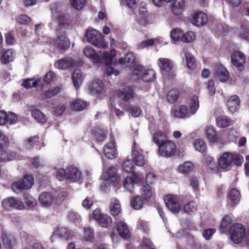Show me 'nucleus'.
<instances>
[{
	"instance_id": "f257e3e1",
	"label": "nucleus",
	"mask_w": 249,
	"mask_h": 249,
	"mask_svg": "<svg viewBox=\"0 0 249 249\" xmlns=\"http://www.w3.org/2000/svg\"><path fill=\"white\" fill-rule=\"evenodd\" d=\"M153 141L159 146V154L164 157H170L174 154L176 146L175 142L167 139L161 131H158L153 135Z\"/></svg>"
},
{
	"instance_id": "f03ea898",
	"label": "nucleus",
	"mask_w": 249,
	"mask_h": 249,
	"mask_svg": "<svg viewBox=\"0 0 249 249\" xmlns=\"http://www.w3.org/2000/svg\"><path fill=\"white\" fill-rule=\"evenodd\" d=\"M57 22L60 27L56 29V38L53 40V44L58 49L65 50L70 46V42L66 37L65 31L64 28L68 26L67 18L65 16L59 15Z\"/></svg>"
},
{
	"instance_id": "7ed1b4c3",
	"label": "nucleus",
	"mask_w": 249,
	"mask_h": 249,
	"mask_svg": "<svg viewBox=\"0 0 249 249\" xmlns=\"http://www.w3.org/2000/svg\"><path fill=\"white\" fill-rule=\"evenodd\" d=\"M56 178L60 181L64 179L71 182L78 181L81 178V173L76 167L70 166L66 170L61 168L57 170Z\"/></svg>"
},
{
	"instance_id": "20e7f679",
	"label": "nucleus",
	"mask_w": 249,
	"mask_h": 249,
	"mask_svg": "<svg viewBox=\"0 0 249 249\" xmlns=\"http://www.w3.org/2000/svg\"><path fill=\"white\" fill-rule=\"evenodd\" d=\"M130 231L127 224L122 221L115 223V227L112 229L110 237L113 243H117L120 238L127 239L130 237Z\"/></svg>"
},
{
	"instance_id": "39448f33",
	"label": "nucleus",
	"mask_w": 249,
	"mask_h": 249,
	"mask_svg": "<svg viewBox=\"0 0 249 249\" xmlns=\"http://www.w3.org/2000/svg\"><path fill=\"white\" fill-rule=\"evenodd\" d=\"M100 179L103 181V184L101 186L102 190L107 189L110 181L113 186L117 185L119 181V178L116 168L113 166H110L107 170L103 172Z\"/></svg>"
},
{
	"instance_id": "423d86ee",
	"label": "nucleus",
	"mask_w": 249,
	"mask_h": 249,
	"mask_svg": "<svg viewBox=\"0 0 249 249\" xmlns=\"http://www.w3.org/2000/svg\"><path fill=\"white\" fill-rule=\"evenodd\" d=\"M156 72L153 69L145 70L142 66L136 67L132 71L131 79L137 80L139 79L140 75L142 79L145 82L153 81L156 78Z\"/></svg>"
},
{
	"instance_id": "0eeeda50",
	"label": "nucleus",
	"mask_w": 249,
	"mask_h": 249,
	"mask_svg": "<svg viewBox=\"0 0 249 249\" xmlns=\"http://www.w3.org/2000/svg\"><path fill=\"white\" fill-rule=\"evenodd\" d=\"M158 65L163 77L173 78L176 75L174 63L171 59L167 58H159Z\"/></svg>"
},
{
	"instance_id": "6e6552de",
	"label": "nucleus",
	"mask_w": 249,
	"mask_h": 249,
	"mask_svg": "<svg viewBox=\"0 0 249 249\" xmlns=\"http://www.w3.org/2000/svg\"><path fill=\"white\" fill-rule=\"evenodd\" d=\"M86 36L89 43L101 49L106 48L107 43L105 42L102 34L95 29L89 30L86 32Z\"/></svg>"
},
{
	"instance_id": "1a4fd4ad",
	"label": "nucleus",
	"mask_w": 249,
	"mask_h": 249,
	"mask_svg": "<svg viewBox=\"0 0 249 249\" xmlns=\"http://www.w3.org/2000/svg\"><path fill=\"white\" fill-rule=\"evenodd\" d=\"M245 235V228L241 224H234L230 230V238L235 244L240 243L243 240Z\"/></svg>"
},
{
	"instance_id": "9d476101",
	"label": "nucleus",
	"mask_w": 249,
	"mask_h": 249,
	"mask_svg": "<svg viewBox=\"0 0 249 249\" xmlns=\"http://www.w3.org/2000/svg\"><path fill=\"white\" fill-rule=\"evenodd\" d=\"M2 207L8 210L16 209L22 210L25 209L23 203L19 199L14 197H8L4 199L1 202Z\"/></svg>"
},
{
	"instance_id": "9b49d317",
	"label": "nucleus",
	"mask_w": 249,
	"mask_h": 249,
	"mask_svg": "<svg viewBox=\"0 0 249 249\" xmlns=\"http://www.w3.org/2000/svg\"><path fill=\"white\" fill-rule=\"evenodd\" d=\"M33 182L34 179L32 176H25L22 180L14 182L12 188L15 192L18 193V191L22 190L30 189L32 186Z\"/></svg>"
},
{
	"instance_id": "f8f14e48",
	"label": "nucleus",
	"mask_w": 249,
	"mask_h": 249,
	"mask_svg": "<svg viewBox=\"0 0 249 249\" xmlns=\"http://www.w3.org/2000/svg\"><path fill=\"white\" fill-rule=\"evenodd\" d=\"M93 217L98 223L103 228H108L112 224L111 218L107 214H104L99 209L93 212Z\"/></svg>"
},
{
	"instance_id": "ddd939ff",
	"label": "nucleus",
	"mask_w": 249,
	"mask_h": 249,
	"mask_svg": "<svg viewBox=\"0 0 249 249\" xmlns=\"http://www.w3.org/2000/svg\"><path fill=\"white\" fill-rule=\"evenodd\" d=\"M156 177L152 172L148 173L145 178V182L147 186L143 185L142 188V193L145 199L150 198L153 194L152 188L148 186L149 184H152L155 182Z\"/></svg>"
},
{
	"instance_id": "4468645a",
	"label": "nucleus",
	"mask_w": 249,
	"mask_h": 249,
	"mask_svg": "<svg viewBox=\"0 0 249 249\" xmlns=\"http://www.w3.org/2000/svg\"><path fill=\"white\" fill-rule=\"evenodd\" d=\"M122 102L121 105L123 107L127 109L129 101L135 98V95L132 89L129 87H126L123 90H119Z\"/></svg>"
},
{
	"instance_id": "2eb2a0df",
	"label": "nucleus",
	"mask_w": 249,
	"mask_h": 249,
	"mask_svg": "<svg viewBox=\"0 0 249 249\" xmlns=\"http://www.w3.org/2000/svg\"><path fill=\"white\" fill-rule=\"evenodd\" d=\"M79 64V62H76L71 57H66L56 61L54 65L56 69L66 70L72 67L78 66Z\"/></svg>"
},
{
	"instance_id": "dca6fc26",
	"label": "nucleus",
	"mask_w": 249,
	"mask_h": 249,
	"mask_svg": "<svg viewBox=\"0 0 249 249\" xmlns=\"http://www.w3.org/2000/svg\"><path fill=\"white\" fill-rule=\"evenodd\" d=\"M231 63L239 71L244 69V64L246 62V57L244 54L239 51H234L231 55Z\"/></svg>"
},
{
	"instance_id": "f3484780",
	"label": "nucleus",
	"mask_w": 249,
	"mask_h": 249,
	"mask_svg": "<svg viewBox=\"0 0 249 249\" xmlns=\"http://www.w3.org/2000/svg\"><path fill=\"white\" fill-rule=\"evenodd\" d=\"M164 201L168 209L174 213H178L180 210V204L178 198L175 196L169 195L164 197Z\"/></svg>"
},
{
	"instance_id": "a211bd4d",
	"label": "nucleus",
	"mask_w": 249,
	"mask_h": 249,
	"mask_svg": "<svg viewBox=\"0 0 249 249\" xmlns=\"http://www.w3.org/2000/svg\"><path fill=\"white\" fill-rule=\"evenodd\" d=\"M142 150L136 142H134L132 149V158L135 160L136 164L138 166H142L145 163V160L142 155Z\"/></svg>"
},
{
	"instance_id": "6ab92c4d",
	"label": "nucleus",
	"mask_w": 249,
	"mask_h": 249,
	"mask_svg": "<svg viewBox=\"0 0 249 249\" xmlns=\"http://www.w3.org/2000/svg\"><path fill=\"white\" fill-rule=\"evenodd\" d=\"M207 20V15L202 12L195 11L192 13L190 17L191 22L196 26L204 25Z\"/></svg>"
},
{
	"instance_id": "aec40b11",
	"label": "nucleus",
	"mask_w": 249,
	"mask_h": 249,
	"mask_svg": "<svg viewBox=\"0 0 249 249\" xmlns=\"http://www.w3.org/2000/svg\"><path fill=\"white\" fill-rule=\"evenodd\" d=\"M85 56L88 57L96 66H100V59L99 53H97L93 48L89 46H86L83 51Z\"/></svg>"
},
{
	"instance_id": "412c9836",
	"label": "nucleus",
	"mask_w": 249,
	"mask_h": 249,
	"mask_svg": "<svg viewBox=\"0 0 249 249\" xmlns=\"http://www.w3.org/2000/svg\"><path fill=\"white\" fill-rule=\"evenodd\" d=\"M232 160L233 155L231 153H224L219 159V167L224 171L229 170L231 166Z\"/></svg>"
},
{
	"instance_id": "4be33fe9",
	"label": "nucleus",
	"mask_w": 249,
	"mask_h": 249,
	"mask_svg": "<svg viewBox=\"0 0 249 249\" xmlns=\"http://www.w3.org/2000/svg\"><path fill=\"white\" fill-rule=\"evenodd\" d=\"M171 115L174 118L183 119L190 117V113L187 107L184 105L176 107L171 110Z\"/></svg>"
},
{
	"instance_id": "5701e85b",
	"label": "nucleus",
	"mask_w": 249,
	"mask_h": 249,
	"mask_svg": "<svg viewBox=\"0 0 249 249\" xmlns=\"http://www.w3.org/2000/svg\"><path fill=\"white\" fill-rule=\"evenodd\" d=\"M240 106V100L238 96L234 95L229 97L227 101L228 110L232 114L237 111Z\"/></svg>"
},
{
	"instance_id": "b1692460",
	"label": "nucleus",
	"mask_w": 249,
	"mask_h": 249,
	"mask_svg": "<svg viewBox=\"0 0 249 249\" xmlns=\"http://www.w3.org/2000/svg\"><path fill=\"white\" fill-rule=\"evenodd\" d=\"M104 84L103 82L99 79L92 81L89 85V90L91 94H98L102 93L104 91Z\"/></svg>"
},
{
	"instance_id": "393cba45",
	"label": "nucleus",
	"mask_w": 249,
	"mask_h": 249,
	"mask_svg": "<svg viewBox=\"0 0 249 249\" xmlns=\"http://www.w3.org/2000/svg\"><path fill=\"white\" fill-rule=\"evenodd\" d=\"M103 152L107 159H114L117 157V150L114 141H110L104 146Z\"/></svg>"
},
{
	"instance_id": "a878e982",
	"label": "nucleus",
	"mask_w": 249,
	"mask_h": 249,
	"mask_svg": "<svg viewBox=\"0 0 249 249\" xmlns=\"http://www.w3.org/2000/svg\"><path fill=\"white\" fill-rule=\"evenodd\" d=\"M184 0H174L171 4V10L175 15L181 14L185 9Z\"/></svg>"
},
{
	"instance_id": "bb28decb",
	"label": "nucleus",
	"mask_w": 249,
	"mask_h": 249,
	"mask_svg": "<svg viewBox=\"0 0 249 249\" xmlns=\"http://www.w3.org/2000/svg\"><path fill=\"white\" fill-rule=\"evenodd\" d=\"M54 200L53 195L48 192L42 193L39 197V202L44 207H49Z\"/></svg>"
},
{
	"instance_id": "cd10ccee",
	"label": "nucleus",
	"mask_w": 249,
	"mask_h": 249,
	"mask_svg": "<svg viewBox=\"0 0 249 249\" xmlns=\"http://www.w3.org/2000/svg\"><path fill=\"white\" fill-rule=\"evenodd\" d=\"M99 55L101 60L100 66L105 61L111 62L116 56V51L115 49H112L109 52L106 51H101L99 52Z\"/></svg>"
},
{
	"instance_id": "c85d7f7f",
	"label": "nucleus",
	"mask_w": 249,
	"mask_h": 249,
	"mask_svg": "<svg viewBox=\"0 0 249 249\" xmlns=\"http://www.w3.org/2000/svg\"><path fill=\"white\" fill-rule=\"evenodd\" d=\"M182 62L186 67L190 70H194L196 67L195 57L189 53H185L182 57Z\"/></svg>"
},
{
	"instance_id": "c756f323",
	"label": "nucleus",
	"mask_w": 249,
	"mask_h": 249,
	"mask_svg": "<svg viewBox=\"0 0 249 249\" xmlns=\"http://www.w3.org/2000/svg\"><path fill=\"white\" fill-rule=\"evenodd\" d=\"M73 235L72 232L64 227H59L55 230L53 235L51 237V241L53 242V238L54 236H58L61 238L68 239Z\"/></svg>"
},
{
	"instance_id": "7c9ffc66",
	"label": "nucleus",
	"mask_w": 249,
	"mask_h": 249,
	"mask_svg": "<svg viewBox=\"0 0 249 249\" xmlns=\"http://www.w3.org/2000/svg\"><path fill=\"white\" fill-rule=\"evenodd\" d=\"M135 60V56L132 53L126 54L124 57H121L119 59V63L125 67H131L133 66Z\"/></svg>"
},
{
	"instance_id": "2f4dec72",
	"label": "nucleus",
	"mask_w": 249,
	"mask_h": 249,
	"mask_svg": "<svg viewBox=\"0 0 249 249\" xmlns=\"http://www.w3.org/2000/svg\"><path fill=\"white\" fill-rule=\"evenodd\" d=\"M205 165L207 171L212 173L216 172L218 169L214 159L211 156L206 157Z\"/></svg>"
},
{
	"instance_id": "473e14b6",
	"label": "nucleus",
	"mask_w": 249,
	"mask_h": 249,
	"mask_svg": "<svg viewBox=\"0 0 249 249\" xmlns=\"http://www.w3.org/2000/svg\"><path fill=\"white\" fill-rule=\"evenodd\" d=\"M15 53L12 49H8L2 53L0 60L3 64H7L12 61L15 58Z\"/></svg>"
},
{
	"instance_id": "72a5a7b5",
	"label": "nucleus",
	"mask_w": 249,
	"mask_h": 249,
	"mask_svg": "<svg viewBox=\"0 0 249 249\" xmlns=\"http://www.w3.org/2000/svg\"><path fill=\"white\" fill-rule=\"evenodd\" d=\"M236 36L244 39H249V28L247 25H242L235 32Z\"/></svg>"
},
{
	"instance_id": "f704fd0d",
	"label": "nucleus",
	"mask_w": 249,
	"mask_h": 249,
	"mask_svg": "<svg viewBox=\"0 0 249 249\" xmlns=\"http://www.w3.org/2000/svg\"><path fill=\"white\" fill-rule=\"evenodd\" d=\"M32 117L38 122L44 124L47 121V117L39 110L33 108L31 110Z\"/></svg>"
},
{
	"instance_id": "c9c22d12",
	"label": "nucleus",
	"mask_w": 249,
	"mask_h": 249,
	"mask_svg": "<svg viewBox=\"0 0 249 249\" xmlns=\"http://www.w3.org/2000/svg\"><path fill=\"white\" fill-rule=\"evenodd\" d=\"M216 75L219 80L222 82H226L229 78V72L226 69L222 66L218 67L216 71Z\"/></svg>"
},
{
	"instance_id": "e433bc0d",
	"label": "nucleus",
	"mask_w": 249,
	"mask_h": 249,
	"mask_svg": "<svg viewBox=\"0 0 249 249\" xmlns=\"http://www.w3.org/2000/svg\"><path fill=\"white\" fill-rule=\"evenodd\" d=\"M72 79L75 88L76 89H78L83 80V77L80 70L76 69L74 71L72 75Z\"/></svg>"
},
{
	"instance_id": "4c0bfd02",
	"label": "nucleus",
	"mask_w": 249,
	"mask_h": 249,
	"mask_svg": "<svg viewBox=\"0 0 249 249\" xmlns=\"http://www.w3.org/2000/svg\"><path fill=\"white\" fill-rule=\"evenodd\" d=\"M199 107V101L197 96H193L189 103L190 116L196 113Z\"/></svg>"
},
{
	"instance_id": "58836bf2",
	"label": "nucleus",
	"mask_w": 249,
	"mask_h": 249,
	"mask_svg": "<svg viewBox=\"0 0 249 249\" xmlns=\"http://www.w3.org/2000/svg\"><path fill=\"white\" fill-rule=\"evenodd\" d=\"M217 125L220 128H224L230 126L232 124V122L230 118L226 116L218 117L216 120Z\"/></svg>"
},
{
	"instance_id": "ea45409f",
	"label": "nucleus",
	"mask_w": 249,
	"mask_h": 249,
	"mask_svg": "<svg viewBox=\"0 0 249 249\" xmlns=\"http://www.w3.org/2000/svg\"><path fill=\"white\" fill-rule=\"evenodd\" d=\"M194 169V164L191 161H185L178 167V172L186 174L191 172Z\"/></svg>"
},
{
	"instance_id": "a19ab883",
	"label": "nucleus",
	"mask_w": 249,
	"mask_h": 249,
	"mask_svg": "<svg viewBox=\"0 0 249 249\" xmlns=\"http://www.w3.org/2000/svg\"><path fill=\"white\" fill-rule=\"evenodd\" d=\"M5 149L6 148H4L2 150H0V151H1L0 156V161L5 162L16 159L15 155H13L10 151H6Z\"/></svg>"
},
{
	"instance_id": "79ce46f5",
	"label": "nucleus",
	"mask_w": 249,
	"mask_h": 249,
	"mask_svg": "<svg viewBox=\"0 0 249 249\" xmlns=\"http://www.w3.org/2000/svg\"><path fill=\"white\" fill-rule=\"evenodd\" d=\"M206 135L208 139L211 142H214L217 140L216 131L213 126H208L206 129Z\"/></svg>"
},
{
	"instance_id": "37998d69",
	"label": "nucleus",
	"mask_w": 249,
	"mask_h": 249,
	"mask_svg": "<svg viewBox=\"0 0 249 249\" xmlns=\"http://www.w3.org/2000/svg\"><path fill=\"white\" fill-rule=\"evenodd\" d=\"M231 221V218L229 215H225L223 218L219 227V230L221 233H224L227 232L228 228Z\"/></svg>"
},
{
	"instance_id": "c03bdc74",
	"label": "nucleus",
	"mask_w": 249,
	"mask_h": 249,
	"mask_svg": "<svg viewBox=\"0 0 249 249\" xmlns=\"http://www.w3.org/2000/svg\"><path fill=\"white\" fill-rule=\"evenodd\" d=\"M111 214L114 216L118 215L121 212V207L118 200L114 199L111 203Z\"/></svg>"
},
{
	"instance_id": "a18cd8bd",
	"label": "nucleus",
	"mask_w": 249,
	"mask_h": 249,
	"mask_svg": "<svg viewBox=\"0 0 249 249\" xmlns=\"http://www.w3.org/2000/svg\"><path fill=\"white\" fill-rule=\"evenodd\" d=\"M183 32L179 28H174L170 32V37L174 41H182Z\"/></svg>"
},
{
	"instance_id": "49530a36",
	"label": "nucleus",
	"mask_w": 249,
	"mask_h": 249,
	"mask_svg": "<svg viewBox=\"0 0 249 249\" xmlns=\"http://www.w3.org/2000/svg\"><path fill=\"white\" fill-rule=\"evenodd\" d=\"M61 90L59 87H56L54 89L45 91L40 95V99L44 100L48 98H51L57 95Z\"/></svg>"
},
{
	"instance_id": "de8ad7c7",
	"label": "nucleus",
	"mask_w": 249,
	"mask_h": 249,
	"mask_svg": "<svg viewBox=\"0 0 249 249\" xmlns=\"http://www.w3.org/2000/svg\"><path fill=\"white\" fill-rule=\"evenodd\" d=\"M194 146L195 149L199 152L203 153L207 150V144L202 139L196 140L194 143Z\"/></svg>"
},
{
	"instance_id": "09e8293b",
	"label": "nucleus",
	"mask_w": 249,
	"mask_h": 249,
	"mask_svg": "<svg viewBox=\"0 0 249 249\" xmlns=\"http://www.w3.org/2000/svg\"><path fill=\"white\" fill-rule=\"evenodd\" d=\"M228 199L232 204H236L240 199V193L238 190L235 188L231 189L229 194Z\"/></svg>"
},
{
	"instance_id": "8fccbe9b",
	"label": "nucleus",
	"mask_w": 249,
	"mask_h": 249,
	"mask_svg": "<svg viewBox=\"0 0 249 249\" xmlns=\"http://www.w3.org/2000/svg\"><path fill=\"white\" fill-rule=\"evenodd\" d=\"M1 239L5 246L10 247L15 242L14 237L9 234L2 232L1 234Z\"/></svg>"
},
{
	"instance_id": "3c124183",
	"label": "nucleus",
	"mask_w": 249,
	"mask_h": 249,
	"mask_svg": "<svg viewBox=\"0 0 249 249\" xmlns=\"http://www.w3.org/2000/svg\"><path fill=\"white\" fill-rule=\"evenodd\" d=\"M124 188L130 192H133L136 185L131 176H127L124 181Z\"/></svg>"
},
{
	"instance_id": "603ef678",
	"label": "nucleus",
	"mask_w": 249,
	"mask_h": 249,
	"mask_svg": "<svg viewBox=\"0 0 249 249\" xmlns=\"http://www.w3.org/2000/svg\"><path fill=\"white\" fill-rule=\"evenodd\" d=\"M197 205L195 201H190L184 206V211L189 214H192L196 212Z\"/></svg>"
},
{
	"instance_id": "864d4df0",
	"label": "nucleus",
	"mask_w": 249,
	"mask_h": 249,
	"mask_svg": "<svg viewBox=\"0 0 249 249\" xmlns=\"http://www.w3.org/2000/svg\"><path fill=\"white\" fill-rule=\"evenodd\" d=\"M179 97V91L176 89L170 90L167 94V100L169 103L173 104L178 99Z\"/></svg>"
},
{
	"instance_id": "5fc2aeb1",
	"label": "nucleus",
	"mask_w": 249,
	"mask_h": 249,
	"mask_svg": "<svg viewBox=\"0 0 249 249\" xmlns=\"http://www.w3.org/2000/svg\"><path fill=\"white\" fill-rule=\"evenodd\" d=\"M84 239L88 242H92L94 240V233L93 229L89 227L84 228Z\"/></svg>"
},
{
	"instance_id": "6e6d98bb",
	"label": "nucleus",
	"mask_w": 249,
	"mask_h": 249,
	"mask_svg": "<svg viewBox=\"0 0 249 249\" xmlns=\"http://www.w3.org/2000/svg\"><path fill=\"white\" fill-rule=\"evenodd\" d=\"M143 204V200L140 196L135 197L131 201V206L135 210L141 209L142 207Z\"/></svg>"
},
{
	"instance_id": "4d7b16f0",
	"label": "nucleus",
	"mask_w": 249,
	"mask_h": 249,
	"mask_svg": "<svg viewBox=\"0 0 249 249\" xmlns=\"http://www.w3.org/2000/svg\"><path fill=\"white\" fill-rule=\"evenodd\" d=\"M116 100V97L114 95L110 97V109L112 114H115L117 116L119 117L124 115V112L115 107L114 104Z\"/></svg>"
},
{
	"instance_id": "13d9d810",
	"label": "nucleus",
	"mask_w": 249,
	"mask_h": 249,
	"mask_svg": "<svg viewBox=\"0 0 249 249\" xmlns=\"http://www.w3.org/2000/svg\"><path fill=\"white\" fill-rule=\"evenodd\" d=\"M135 166L133 161L130 159L126 160L122 165L123 170L128 173H131L133 171Z\"/></svg>"
},
{
	"instance_id": "bf43d9fd",
	"label": "nucleus",
	"mask_w": 249,
	"mask_h": 249,
	"mask_svg": "<svg viewBox=\"0 0 249 249\" xmlns=\"http://www.w3.org/2000/svg\"><path fill=\"white\" fill-rule=\"evenodd\" d=\"M88 104L87 102L81 100H78L72 103V108L76 111H81L87 107Z\"/></svg>"
},
{
	"instance_id": "052dcab7",
	"label": "nucleus",
	"mask_w": 249,
	"mask_h": 249,
	"mask_svg": "<svg viewBox=\"0 0 249 249\" xmlns=\"http://www.w3.org/2000/svg\"><path fill=\"white\" fill-rule=\"evenodd\" d=\"M196 39V35L192 31H188L183 33L182 38V42L184 43H191L193 42Z\"/></svg>"
},
{
	"instance_id": "680f3d73",
	"label": "nucleus",
	"mask_w": 249,
	"mask_h": 249,
	"mask_svg": "<svg viewBox=\"0 0 249 249\" xmlns=\"http://www.w3.org/2000/svg\"><path fill=\"white\" fill-rule=\"evenodd\" d=\"M86 0H71V4L73 8L77 10L83 9L86 4Z\"/></svg>"
},
{
	"instance_id": "e2e57ef3",
	"label": "nucleus",
	"mask_w": 249,
	"mask_h": 249,
	"mask_svg": "<svg viewBox=\"0 0 249 249\" xmlns=\"http://www.w3.org/2000/svg\"><path fill=\"white\" fill-rule=\"evenodd\" d=\"M131 177L133 178V180L136 185H143L144 180L143 176L140 173H134Z\"/></svg>"
},
{
	"instance_id": "0e129e2a",
	"label": "nucleus",
	"mask_w": 249,
	"mask_h": 249,
	"mask_svg": "<svg viewBox=\"0 0 249 249\" xmlns=\"http://www.w3.org/2000/svg\"><path fill=\"white\" fill-rule=\"evenodd\" d=\"M38 137L37 136L30 137L26 142V146L29 148L31 146H36V148H40L39 146Z\"/></svg>"
},
{
	"instance_id": "69168bd1",
	"label": "nucleus",
	"mask_w": 249,
	"mask_h": 249,
	"mask_svg": "<svg viewBox=\"0 0 249 249\" xmlns=\"http://www.w3.org/2000/svg\"><path fill=\"white\" fill-rule=\"evenodd\" d=\"M215 231L216 230L214 228L204 229L202 232V235L206 240H209L212 238Z\"/></svg>"
},
{
	"instance_id": "338daca9",
	"label": "nucleus",
	"mask_w": 249,
	"mask_h": 249,
	"mask_svg": "<svg viewBox=\"0 0 249 249\" xmlns=\"http://www.w3.org/2000/svg\"><path fill=\"white\" fill-rule=\"evenodd\" d=\"M9 142L8 137L0 130V150L6 148Z\"/></svg>"
},
{
	"instance_id": "774afa93",
	"label": "nucleus",
	"mask_w": 249,
	"mask_h": 249,
	"mask_svg": "<svg viewBox=\"0 0 249 249\" xmlns=\"http://www.w3.org/2000/svg\"><path fill=\"white\" fill-rule=\"evenodd\" d=\"M93 134L97 141L99 142L104 141L105 138V133L102 129H101L99 128H97L95 131L93 132Z\"/></svg>"
}]
</instances>
